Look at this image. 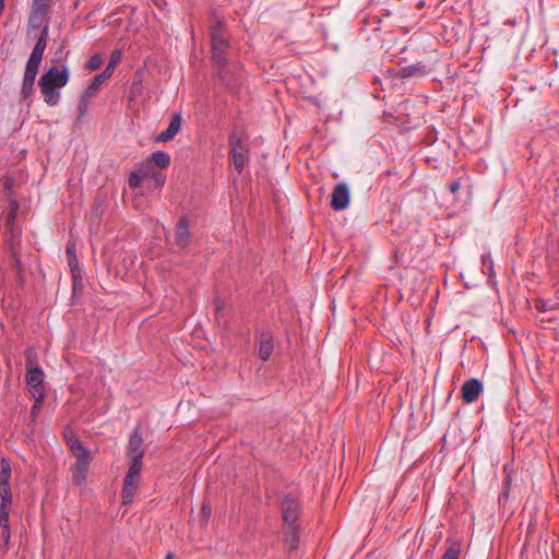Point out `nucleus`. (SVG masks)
I'll list each match as a JSON object with an SVG mask.
<instances>
[{
	"label": "nucleus",
	"mask_w": 559,
	"mask_h": 559,
	"mask_svg": "<svg viewBox=\"0 0 559 559\" xmlns=\"http://www.w3.org/2000/svg\"><path fill=\"white\" fill-rule=\"evenodd\" d=\"M67 254L69 255V258L75 257L74 252L69 247L67 248Z\"/></svg>",
	"instance_id": "nucleus-47"
},
{
	"label": "nucleus",
	"mask_w": 559,
	"mask_h": 559,
	"mask_svg": "<svg viewBox=\"0 0 559 559\" xmlns=\"http://www.w3.org/2000/svg\"><path fill=\"white\" fill-rule=\"evenodd\" d=\"M211 515V507L209 503H203L201 508V521L207 522Z\"/></svg>",
	"instance_id": "nucleus-39"
},
{
	"label": "nucleus",
	"mask_w": 559,
	"mask_h": 559,
	"mask_svg": "<svg viewBox=\"0 0 559 559\" xmlns=\"http://www.w3.org/2000/svg\"><path fill=\"white\" fill-rule=\"evenodd\" d=\"M143 92V83L141 78H134L129 90V100H135Z\"/></svg>",
	"instance_id": "nucleus-26"
},
{
	"label": "nucleus",
	"mask_w": 559,
	"mask_h": 559,
	"mask_svg": "<svg viewBox=\"0 0 559 559\" xmlns=\"http://www.w3.org/2000/svg\"><path fill=\"white\" fill-rule=\"evenodd\" d=\"M103 63V57L100 53H95L91 56L90 60L87 61V69L90 70H97Z\"/></svg>",
	"instance_id": "nucleus-35"
},
{
	"label": "nucleus",
	"mask_w": 559,
	"mask_h": 559,
	"mask_svg": "<svg viewBox=\"0 0 559 559\" xmlns=\"http://www.w3.org/2000/svg\"><path fill=\"white\" fill-rule=\"evenodd\" d=\"M350 193L346 183H337L332 192L331 207L335 211H343L349 204Z\"/></svg>",
	"instance_id": "nucleus-7"
},
{
	"label": "nucleus",
	"mask_w": 559,
	"mask_h": 559,
	"mask_svg": "<svg viewBox=\"0 0 559 559\" xmlns=\"http://www.w3.org/2000/svg\"><path fill=\"white\" fill-rule=\"evenodd\" d=\"M142 469V460H131V465L128 468L126 477L140 479V473Z\"/></svg>",
	"instance_id": "nucleus-28"
},
{
	"label": "nucleus",
	"mask_w": 559,
	"mask_h": 559,
	"mask_svg": "<svg viewBox=\"0 0 559 559\" xmlns=\"http://www.w3.org/2000/svg\"><path fill=\"white\" fill-rule=\"evenodd\" d=\"M273 352V341L270 335L263 334L259 344V357L260 359L266 361Z\"/></svg>",
	"instance_id": "nucleus-19"
},
{
	"label": "nucleus",
	"mask_w": 559,
	"mask_h": 559,
	"mask_svg": "<svg viewBox=\"0 0 559 559\" xmlns=\"http://www.w3.org/2000/svg\"><path fill=\"white\" fill-rule=\"evenodd\" d=\"M217 80L229 91L237 86V75L230 70L229 64L213 67Z\"/></svg>",
	"instance_id": "nucleus-13"
},
{
	"label": "nucleus",
	"mask_w": 559,
	"mask_h": 559,
	"mask_svg": "<svg viewBox=\"0 0 559 559\" xmlns=\"http://www.w3.org/2000/svg\"><path fill=\"white\" fill-rule=\"evenodd\" d=\"M11 476V465L5 460H1V472H0V489L10 488L9 480Z\"/></svg>",
	"instance_id": "nucleus-24"
},
{
	"label": "nucleus",
	"mask_w": 559,
	"mask_h": 559,
	"mask_svg": "<svg viewBox=\"0 0 559 559\" xmlns=\"http://www.w3.org/2000/svg\"><path fill=\"white\" fill-rule=\"evenodd\" d=\"M39 88L48 106H56L59 103L60 93L58 88L46 85H39Z\"/></svg>",
	"instance_id": "nucleus-20"
},
{
	"label": "nucleus",
	"mask_w": 559,
	"mask_h": 559,
	"mask_svg": "<svg viewBox=\"0 0 559 559\" xmlns=\"http://www.w3.org/2000/svg\"><path fill=\"white\" fill-rule=\"evenodd\" d=\"M11 186H12L11 180L7 179L4 182V190L8 192L11 189Z\"/></svg>",
	"instance_id": "nucleus-45"
},
{
	"label": "nucleus",
	"mask_w": 559,
	"mask_h": 559,
	"mask_svg": "<svg viewBox=\"0 0 559 559\" xmlns=\"http://www.w3.org/2000/svg\"><path fill=\"white\" fill-rule=\"evenodd\" d=\"M36 76L24 74L22 87H21V96L25 100H32V96L34 93V83Z\"/></svg>",
	"instance_id": "nucleus-21"
},
{
	"label": "nucleus",
	"mask_w": 559,
	"mask_h": 559,
	"mask_svg": "<svg viewBox=\"0 0 559 559\" xmlns=\"http://www.w3.org/2000/svg\"><path fill=\"white\" fill-rule=\"evenodd\" d=\"M69 82V70L66 64L61 69L58 67H51L46 71L39 79V85H46L50 87H62Z\"/></svg>",
	"instance_id": "nucleus-4"
},
{
	"label": "nucleus",
	"mask_w": 559,
	"mask_h": 559,
	"mask_svg": "<svg viewBox=\"0 0 559 559\" xmlns=\"http://www.w3.org/2000/svg\"><path fill=\"white\" fill-rule=\"evenodd\" d=\"M140 479L124 477L123 488L121 492L122 502L129 504L132 502L135 491L139 487Z\"/></svg>",
	"instance_id": "nucleus-15"
},
{
	"label": "nucleus",
	"mask_w": 559,
	"mask_h": 559,
	"mask_svg": "<svg viewBox=\"0 0 559 559\" xmlns=\"http://www.w3.org/2000/svg\"><path fill=\"white\" fill-rule=\"evenodd\" d=\"M165 559H174V555L171 552H168L166 555Z\"/></svg>",
	"instance_id": "nucleus-48"
},
{
	"label": "nucleus",
	"mask_w": 559,
	"mask_h": 559,
	"mask_svg": "<svg viewBox=\"0 0 559 559\" xmlns=\"http://www.w3.org/2000/svg\"><path fill=\"white\" fill-rule=\"evenodd\" d=\"M129 187L132 189L139 188L142 183V177L140 171H131L128 178Z\"/></svg>",
	"instance_id": "nucleus-34"
},
{
	"label": "nucleus",
	"mask_w": 559,
	"mask_h": 559,
	"mask_svg": "<svg viewBox=\"0 0 559 559\" xmlns=\"http://www.w3.org/2000/svg\"><path fill=\"white\" fill-rule=\"evenodd\" d=\"M182 117L180 112L173 115L167 129L156 135L155 142H169L171 141L181 129Z\"/></svg>",
	"instance_id": "nucleus-11"
},
{
	"label": "nucleus",
	"mask_w": 559,
	"mask_h": 559,
	"mask_svg": "<svg viewBox=\"0 0 559 559\" xmlns=\"http://www.w3.org/2000/svg\"><path fill=\"white\" fill-rule=\"evenodd\" d=\"M44 52L43 50L40 49H37V48H33L32 52H31V56L32 58H35V59H39V60H43V56H44Z\"/></svg>",
	"instance_id": "nucleus-40"
},
{
	"label": "nucleus",
	"mask_w": 559,
	"mask_h": 559,
	"mask_svg": "<svg viewBox=\"0 0 559 559\" xmlns=\"http://www.w3.org/2000/svg\"><path fill=\"white\" fill-rule=\"evenodd\" d=\"M10 214H9V218L11 221H14L15 219V216H16V213H17V210H19V203L15 199H10Z\"/></svg>",
	"instance_id": "nucleus-38"
},
{
	"label": "nucleus",
	"mask_w": 559,
	"mask_h": 559,
	"mask_svg": "<svg viewBox=\"0 0 559 559\" xmlns=\"http://www.w3.org/2000/svg\"><path fill=\"white\" fill-rule=\"evenodd\" d=\"M483 383L478 379H468L463 383L461 389L462 400L466 404H472L478 399L479 394L483 392Z\"/></svg>",
	"instance_id": "nucleus-9"
},
{
	"label": "nucleus",
	"mask_w": 559,
	"mask_h": 559,
	"mask_svg": "<svg viewBox=\"0 0 559 559\" xmlns=\"http://www.w3.org/2000/svg\"><path fill=\"white\" fill-rule=\"evenodd\" d=\"M108 80L107 76H105V74L103 73H98L94 76V79L92 80V82L88 84L87 88L85 90V94H87V96H95L96 93L99 91V88L102 87V85Z\"/></svg>",
	"instance_id": "nucleus-22"
},
{
	"label": "nucleus",
	"mask_w": 559,
	"mask_h": 559,
	"mask_svg": "<svg viewBox=\"0 0 559 559\" xmlns=\"http://www.w3.org/2000/svg\"><path fill=\"white\" fill-rule=\"evenodd\" d=\"M91 98H92V96H87V94H85V93L82 94V96L79 100V104H78L79 118L84 117L85 114L87 112Z\"/></svg>",
	"instance_id": "nucleus-32"
},
{
	"label": "nucleus",
	"mask_w": 559,
	"mask_h": 559,
	"mask_svg": "<svg viewBox=\"0 0 559 559\" xmlns=\"http://www.w3.org/2000/svg\"><path fill=\"white\" fill-rule=\"evenodd\" d=\"M461 552V545L459 543H452L444 551L442 559H459Z\"/></svg>",
	"instance_id": "nucleus-31"
},
{
	"label": "nucleus",
	"mask_w": 559,
	"mask_h": 559,
	"mask_svg": "<svg viewBox=\"0 0 559 559\" xmlns=\"http://www.w3.org/2000/svg\"><path fill=\"white\" fill-rule=\"evenodd\" d=\"M428 73L429 69L427 64L424 63L423 61H419L409 66L401 67L399 69L397 75L402 79H418L428 75Z\"/></svg>",
	"instance_id": "nucleus-12"
},
{
	"label": "nucleus",
	"mask_w": 559,
	"mask_h": 559,
	"mask_svg": "<svg viewBox=\"0 0 559 559\" xmlns=\"http://www.w3.org/2000/svg\"><path fill=\"white\" fill-rule=\"evenodd\" d=\"M25 380L31 395L46 394L44 388L45 373L40 367L27 366Z\"/></svg>",
	"instance_id": "nucleus-6"
},
{
	"label": "nucleus",
	"mask_w": 559,
	"mask_h": 559,
	"mask_svg": "<svg viewBox=\"0 0 559 559\" xmlns=\"http://www.w3.org/2000/svg\"><path fill=\"white\" fill-rule=\"evenodd\" d=\"M190 230H189V221L185 217H181L176 226L175 231V243L179 248L188 247L190 242Z\"/></svg>",
	"instance_id": "nucleus-14"
},
{
	"label": "nucleus",
	"mask_w": 559,
	"mask_h": 559,
	"mask_svg": "<svg viewBox=\"0 0 559 559\" xmlns=\"http://www.w3.org/2000/svg\"><path fill=\"white\" fill-rule=\"evenodd\" d=\"M0 497H1V508L10 509L12 504V493L10 488L0 489Z\"/></svg>",
	"instance_id": "nucleus-33"
},
{
	"label": "nucleus",
	"mask_w": 559,
	"mask_h": 559,
	"mask_svg": "<svg viewBox=\"0 0 559 559\" xmlns=\"http://www.w3.org/2000/svg\"><path fill=\"white\" fill-rule=\"evenodd\" d=\"M4 1L5 0H0V15L2 14L4 7H5Z\"/></svg>",
	"instance_id": "nucleus-46"
},
{
	"label": "nucleus",
	"mask_w": 559,
	"mask_h": 559,
	"mask_svg": "<svg viewBox=\"0 0 559 559\" xmlns=\"http://www.w3.org/2000/svg\"><path fill=\"white\" fill-rule=\"evenodd\" d=\"M64 438L75 459L79 456L90 455V451L83 445V443L79 439L74 437L73 432H66Z\"/></svg>",
	"instance_id": "nucleus-16"
},
{
	"label": "nucleus",
	"mask_w": 559,
	"mask_h": 559,
	"mask_svg": "<svg viewBox=\"0 0 559 559\" xmlns=\"http://www.w3.org/2000/svg\"><path fill=\"white\" fill-rule=\"evenodd\" d=\"M229 156L238 175H240L249 162V147L245 138L236 131L228 136Z\"/></svg>",
	"instance_id": "nucleus-2"
},
{
	"label": "nucleus",
	"mask_w": 559,
	"mask_h": 559,
	"mask_svg": "<svg viewBox=\"0 0 559 559\" xmlns=\"http://www.w3.org/2000/svg\"><path fill=\"white\" fill-rule=\"evenodd\" d=\"M120 59H121L120 50H114L110 55L108 64L106 66L105 70L102 73L105 74V76H107L109 79L112 75L114 70H115L116 66L118 64V62L120 61Z\"/></svg>",
	"instance_id": "nucleus-25"
},
{
	"label": "nucleus",
	"mask_w": 559,
	"mask_h": 559,
	"mask_svg": "<svg viewBox=\"0 0 559 559\" xmlns=\"http://www.w3.org/2000/svg\"><path fill=\"white\" fill-rule=\"evenodd\" d=\"M32 397L34 399V404L31 408V417L33 420H35L41 411L46 394H36L32 395Z\"/></svg>",
	"instance_id": "nucleus-27"
},
{
	"label": "nucleus",
	"mask_w": 559,
	"mask_h": 559,
	"mask_svg": "<svg viewBox=\"0 0 559 559\" xmlns=\"http://www.w3.org/2000/svg\"><path fill=\"white\" fill-rule=\"evenodd\" d=\"M281 511L282 518L287 525H297L300 515V504L294 493L289 492L283 497Z\"/></svg>",
	"instance_id": "nucleus-3"
},
{
	"label": "nucleus",
	"mask_w": 559,
	"mask_h": 559,
	"mask_svg": "<svg viewBox=\"0 0 559 559\" xmlns=\"http://www.w3.org/2000/svg\"><path fill=\"white\" fill-rule=\"evenodd\" d=\"M142 432L140 427L136 426L129 437L127 456L130 460H143L144 450L142 448Z\"/></svg>",
	"instance_id": "nucleus-8"
},
{
	"label": "nucleus",
	"mask_w": 559,
	"mask_h": 559,
	"mask_svg": "<svg viewBox=\"0 0 559 559\" xmlns=\"http://www.w3.org/2000/svg\"><path fill=\"white\" fill-rule=\"evenodd\" d=\"M90 463L91 454L76 457V462L72 471V481L75 486H83L86 483Z\"/></svg>",
	"instance_id": "nucleus-10"
},
{
	"label": "nucleus",
	"mask_w": 559,
	"mask_h": 559,
	"mask_svg": "<svg viewBox=\"0 0 559 559\" xmlns=\"http://www.w3.org/2000/svg\"><path fill=\"white\" fill-rule=\"evenodd\" d=\"M9 524V509L0 507V526L1 528H8Z\"/></svg>",
	"instance_id": "nucleus-36"
},
{
	"label": "nucleus",
	"mask_w": 559,
	"mask_h": 559,
	"mask_svg": "<svg viewBox=\"0 0 559 559\" xmlns=\"http://www.w3.org/2000/svg\"><path fill=\"white\" fill-rule=\"evenodd\" d=\"M481 272L488 277V283L495 284L493 260L490 252L481 254Z\"/></svg>",
	"instance_id": "nucleus-18"
},
{
	"label": "nucleus",
	"mask_w": 559,
	"mask_h": 559,
	"mask_svg": "<svg viewBox=\"0 0 559 559\" xmlns=\"http://www.w3.org/2000/svg\"><path fill=\"white\" fill-rule=\"evenodd\" d=\"M224 27V22L216 20L210 28L213 67H225L229 63L230 43Z\"/></svg>",
	"instance_id": "nucleus-1"
},
{
	"label": "nucleus",
	"mask_w": 559,
	"mask_h": 559,
	"mask_svg": "<svg viewBox=\"0 0 559 559\" xmlns=\"http://www.w3.org/2000/svg\"><path fill=\"white\" fill-rule=\"evenodd\" d=\"M460 187H461L460 181H459V180H454V181H452V182L450 183V186H449V190H450L453 194H455V193L460 190Z\"/></svg>",
	"instance_id": "nucleus-41"
},
{
	"label": "nucleus",
	"mask_w": 559,
	"mask_h": 559,
	"mask_svg": "<svg viewBox=\"0 0 559 559\" xmlns=\"http://www.w3.org/2000/svg\"><path fill=\"white\" fill-rule=\"evenodd\" d=\"M214 304H215V309H216L217 312L222 311L224 309L225 304L219 298H216Z\"/></svg>",
	"instance_id": "nucleus-43"
},
{
	"label": "nucleus",
	"mask_w": 559,
	"mask_h": 559,
	"mask_svg": "<svg viewBox=\"0 0 559 559\" xmlns=\"http://www.w3.org/2000/svg\"><path fill=\"white\" fill-rule=\"evenodd\" d=\"M151 160L160 168H167L170 165V155L165 151H156L151 155Z\"/></svg>",
	"instance_id": "nucleus-23"
},
{
	"label": "nucleus",
	"mask_w": 559,
	"mask_h": 559,
	"mask_svg": "<svg viewBox=\"0 0 559 559\" xmlns=\"http://www.w3.org/2000/svg\"><path fill=\"white\" fill-rule=\"evenodd\" d=\"M51 0H32L28 25L32 28H40L47 19Z\"/></svg>",
	"instance_id": "nucleus-5"
},
{
	"label": "nucleus",
	"mask_w": 559,
	"mask_h": 559,
	"mask_svg": "<svg viewBox=\"0 0 559 559\" xmlns=\"http://www.w3.org/2000/svg\"><path fill=\"white\" fill-rule=\"evenodd\" d=\"M285 544L289 550L293 552L297 550L299 544V535L297 532V525H287L284 530Z\"/></svg>",
	"instance_id": "nucleus-17"
},
{
	"label": "nucleus",
	"mask_w": 559,
	"mask_h": 559,
	"mask_svg": "<svg viewBox=\"0 0 559 559\" xmlns=\"http://www.w3.org/2000/svg\"><path fill=\"white\" fill-rule=\"evenodd\" d=\"M152 179L154 180V185L156 188H162L165 185V176L160 173H153Z\"/></svg>",
	"instance_id": "nucleus-37"
},
{
	"label": "nucleus",
	"mask_w": 559,
	"mask_h": 559,
	"mask_svg": "<svg viewBox=\"0 0 559 559\" xmlns=\"http://www.w3.org/2000/svg\"><path fill=\"white\" fill-rule=\"evenodd\" d=\"M2 535L5 544H8L11 535L10 525H8V528H2Z\"/></svg>",
	"instance_id": "nucleus-42"
},
{
	"label": "nucleus",
	"mask_w": 559,
	"mask_h": 559,
	"mask_svg": "<svg viewBox=\"0 0 559 559\" xmlns=\"http://www.w3.org/2000/svg\"><path fill=\"white\" fill-rule=\"evenodd\" d=\"M69 265L74 273V270L78 267V260L75 257L69 258Z\"/></svg>",
	"instance_id": "nucleus-44"
},
{
	"label": "nucleus",
	"mask_w": 559,
	"mask_h": 559,
	"mask_svg": "<svg viewBox=\"0 0 559 559\" xmlns=\"http://www.w3.org/2000/svg\"><path fill=\"white\" fill-rule=\"evenodd\" d=\"M509 483V477L504 478V484L507 485Z\"/></svg>",
	"instance_id": "nucleus-49"
},
{
	"label": "nucleus",
	"mask_w": 559,
	"mask_h": 559,
	"mask_svg": "<svg viewBox=\"0 0 559 559\" xmlns=\"http://www.w3.org/2000/svg\"><path fill=\"white\" fill-rule=\"evenodd\" d=\"M48 36H49V26L45 25V26H43L40 35L37 38V41L34 47L45 51V49L47 47Z\"/></svg>",
	"instance_id": "nucleus-30"
},
{
	"label": "nucleus",
	"mask_w": 559,
	"mask_h": 559,
	"mask_svg": "<svg viewBox=\"0 0 559 559\" xmlns=\"http://www.w3.org/2000/svg\"><path fill=\"white\" fill-rule=\"evenodd\" d=\"M40 63L41 60L29 57L26 62L24 74L37 76Z\"/></svg>",
	"instance_id": "nucleus-29"
}]
</instances>
